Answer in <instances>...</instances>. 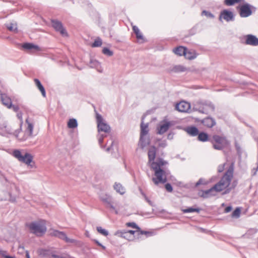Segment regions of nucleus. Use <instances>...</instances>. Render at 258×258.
<instances>
[{
  "mask_svg": "<svg viewBox=\"0 0 258 258\" xmlns=\"http://www.w3.org/2000/svg\"><path fill=\"white\" fill-rule=\"evenodd\" d=\"M12 109L14 111L17 112L19 110V107L18 105H13L12 103V106H11V109Z\"/></svg>",
  "mask_w": 258,
  "mask_h": 258,
  "instance_id": "nucleus-54",
  "label": "nucleus"
},
{
  "mask_svg": "<svg viewBox=\"0 0 258 258\" xmlns=\"http://www.w3.org/2000/svg\"><path fill=\"white\" fill-rule=\"evenodd\" d=\"M49 234L50 236L57 237L68 243H74L75 240L68 237L65 232L57 230L50 229L49 230Z\"/></svg>",
  "mask_w": 258,
  "mask_h": 258,
  "instance_id": "nucleus-9",
  "label": "nucleus"
},
{
  "mask_svg": "<svg viewBox=\"0 0 258 258\" xmlns=\"http://www.w3.org/2000/svg\"><path fill=\"white\" fill-rule=\"evenodd\" d=\"M144 117H142V121L141 123V133L140 136H146L148 134L149 130L148 128V123L144 124Z\"/></svg>",
  "mask_w": 258,
  "mask_h": 258,
  "instance_id": "nucleus-28",
  "label": "nucleus"
},
{
  "mask_svg": "<svg viewBox=\"0 0 258 258\" xmlns=\"http://www.w3.org/2000/svg\"><path fill=\"white\" fill-rule=\"evenodd\" d=\"M127 231L130 236L132 237V240H133L135 236L139 237L140 229H136V230H127Z\"/></svg>",
  "mask_w": 258,
  "mask_h": 258,
  "instance_id": "nucleus-38",
  "label": "nucleus"
},
{
  "mask_svg": "<svg viewBox=\"0 0 258 258\" xmlns=\"http://www.w3.org/2000/svg\"><path fill=\"white\" fill-rule=\"evenodd\" d=\"M167 146V143H166V141H161L159 143V147H161V148H165L166 146Z\"/></svg>",
  "mask_w": 258,
  "mask_h": 258,
  "instance_id": "nucleus-55",
  "label": "nucleus"
},
{
  "mask_svg": "<svg viewBox=\"0 0 258 258\" xmlns=\"http://www.w3.org/2000/svg\"><path fill=\"white\" fill-rule=\"evenodd\" d=\"M185 70L186 68L180 65L175 66L172 69V71L175 73L183 72Z\"/></svg>",
  "mask_w": 258,
  "mask_h": 258,
  "instance_id": "nucleus-41",
  "label": "nucleus"
},
{
  "mask_svg": "<svg viewBox=\"0 0 258 258\" xmlns=\"http://www.w3.org/2000/svg\"><path fill=\"white\" fill-rule=\"evenodd\" d=\"M153 232L147 231H143L140 229V232H139V236L141 235L145 234L146 235L147 237L151 236L152 235Z\"/></svg>",
  "mask_w": 258,
  "mask_h": 258,
  "instance_id": "nucleus-49",
  "label": "nucleus"
},
{
  "mask_svg": "<svg viewBox=\"0 0 258 258\" xmlns=\"http://www.w3.org/2000/svg\"><path fill=\"white\" fill-rule=\"evenodd\" d=\"M222 19L227 22L233 21L234 15L232 12L225 9L221 11L219 15V21H222Z\"/></svg>",
  "mask_w": 258,
  "mask_h": 258,
  "instance_id": "nucleus-13",
  "label": "nucleus"
},
{
  "mask_svg": "<svg viewBox=\"0 0 258 258\" xmlns=\"http://www.w3.org/2000/svg\"><path fill=\"white\" fill-rule=\"evenodd\" d=\"M17 116L18 117V118L20 119L21 120H22V115H23V113H22V112H17Z\"/></svg>",
  "mask_w": 258,
  "mask_h": 258,
  "instance_id": "nucleus-59",
  "label": "nucleus"
},
{
  "mask_svg": "<svg viewBox=\"0 0 258 258\" xmlns=\"http://www.w3.org/2000/svg\"><path fill=\"white\" fill-rule=\"evenodd\" d=\"M186 131L189 135L192 137L198 136L200 133L198 128L194 126L188 127Z\"/></svg>",
  "mask_w": 258,
  "mask_h": 258,
  "instance_id": "nucleus-27",
  "label": "nucleus"
},
{
  "mask_svg": "<svg viewBox=\"0 0 258 258\" xmlns=\"http://www.w3.org/2000/svg\"><path fill=\"white\" fill-rule=\"evenodd\" d=\"M100 200L106 205L107 208H109L114 210L115 214H118V211L115 210V208L113 206V199L111 196L105 194L100 197Z\"/></svg>",
  "mask_w": 258,
  "mask_h": 258,
  "instance_id": "nucleus-12",
  "label": "nucleus"
},
{
  "mask_svg": "<svg viewBox=\"0 0 258 258\" xmlns=\"http://www.w3.org/2000/svg\"><path fill=\"white\" fill-rule=\"evenodd\" d=\"M257 167L255 168H253V175H255L256 173V172L258 170V163H257Z\"/></svg>",
  "mask_w": 258,
  "mask_h": 258,
  "instance_id": "nucleus-64",
  "label": "nucleus"
},
{
  "mask_svg": "<svg viewBox=\"0 0 258 258\" xmlns=\"http://www.w3.org/2000/svg\"><path fill=\"white\" fill-rule=\"evenodd\" d=\"M145 199L146 201L149 203V204L151 206H153V202L147 197L146 195H145Z\"/></svg>",
  "mask_w": 258,
  "mask_h": 258,
  "instance_id": "nucleus-56",
  "label": "nucleus"
},
{
  "mask_svg": "<svg viewBox=\"0 0 258 258\" xmlns=\"http://www.w3.org/2000/svg\"><path fill=\"white\" fill-rule=\"evenodd\" d=\"M22 47L24 49H27V50H31L32 49H35L37 50L39 49V46L38 45H35L31 43H28V42L25 43L23 44Z\"/></svg>",
  "mask_w": 258,
  "mask_h": 258,
  "instance_id": "nucleus-32",
  "label": "nucleus"
},
{
  "mask_svg": "<svg viewBox=\"0 0 258 258\" xmlns=\"http://www.w3.org/2000/svg\"><path fill=\"white\" fill-rule=\"evenodd\" d=\"M114 189L117 192L120 194L121 195H123L125 192V188L119 183H115L114 185Z\"/></svg>",
  "mask_w": 258,
  "mask_h": 258,
  "instance_id": "nucleus-29",
  "label": "nucleus"
},
{
  "mask_svg": "<svg viewBox=\"0 0 258 258\" xmlns=\"http://www.w3.org/2000/svg\"><path fill=\"white\" fill-rule=\"evenodd\" d=\"M176 109L181 112H186L190 108V103L182 101L177 103L175 106Z\"/></svg>",
  "mask_w": 258,
  "mask_h": 258,
  "instance_id": "nucleus-17",
  "label": "nucleus"
},
{
  "mask_svg": "<svg viewBox=\"0 0 258 258\" xmlns=\"http://www.w3.org/2000/svg\"><path fill=\"white\" fill-rule=\"evenodd\" d=\"M174 134L172 133H170L168 134L167 139L168 140H171L173 138Z\"/></svg>",
  "mask_w": 258,
  "mask_h": 258,
  "instance_id": "nucleus-61",
  "label": "nucleus"
},
{
  "mask_svg": "<svg viewBox=\"0 0 258 258\" xmlns=\"http://www.w3.org/2000/svg\"><path fill=\"white\" fill-rule=\"evenodd\" d=\"M208 183V181H207L205 179L203 178H201L196 183L194 187H197L200 185H207Z\"/></svg>",
  "mask_w": 258,
  "mask_h": 258,
  "instance_id": "nucleus-43",
  "label": "nucleus"
},
{
  "mask_svg": "<svg viewBox=\"0 0 258 258\" xmlns=\"http://www.w3.org/2000/svg\"><path fill=\"white\" fill-rule=\"evenodd\" d=\"M126 225L128 227H131L136 229H140V228L139 227L138 225L136 224L135 222H128L126 223Z\"/></svg>",
  "mask_w": 258,
  "mask_h": 258,
  "instance_id": "nucleus-51",
  "label": "nucleus"
},
{
  "mask_svg": "<svg viewBox=\"0 0 258 258\" xmlns=\"http://www.w3.org/2000/svg\"><path fill=\"white\" fill-rule=\"evenodd\" d=\"M203 103V109L207 111L206 114H208L210 111H214L215 108V106L212 102L210 101H204Z\"/></svg>",
  "mask_w": 258,
  "mask_h": 258,
  "instance_id": "nucleus-23",
  "label": "nucleus"
},
{
  "mask_svg": "<svg viewBox=\"0 0 258 258\" xmlns=\"http://www.w3.org/2000/svg\"><path fill=\"white\" fill-rule=\"evenodd\" d=\"M133 30L134 32L136 34V37L138 39H139H139H141V40L144 39V37H143L142 34L140 32V30L137 26H133Z\"/></svg>",
  "mask_w": 258,
  "mask_h": 258,
  "instance_id": "nucleus-34",
  "label": "nucleus"
},
{
  "mask_svg": "<svg viewBox=\"0 0 258 258\" xmlns=\"http://www.w3.org/2000/svg\"><path fill=\"white\" fill-rule=\"evenodd\" d=\"M203 101L197 102L193 107V109L203 114H207V111L203 109Z\"/></svg>",
  "mask_w": 258,
  "mask_h": 258,
  "instance_id": "nucleus-25",
  "label": "nucleus"
},
{
  "mask_svg": "<svg viewBox=\"0 0 258 258\" xmlns=\"http://www.w3.org/2000/svg\"><path fill=\"white\" fill-rule=\"evenodd\" d=\"M156 148L154 146H152L148 150V156L149 163L151 164L152 162H155L154 160L156 157Z\"/></svg>",
  "mask_w": 258,
  "mask_h": 258,
  "instance_id": "nucleus-19",
  "label": "nucleus"
},
{
  "mask_svg": "<svg viewBox=\"0 0 258 258\" xmlns=\"http://www.w3.org/2000/svg\"><path fill=\"white\" fill-rule=\"evenodd\" d=\"M216 188H214V185L209 189L203 190H201L198 192V195L204 199H207L210 197L215 196L217 192Z\"/></svg>",
  "mask_w": 258,
  "mask_h": 258,
  "instance_id": "nucleus-14",
  "label": "nucleus"
},
{
  "mask_svg": "<svg viewBox=\"0 0 258 258\" xmlns=\"http://www.w3.org/2000/svg\"><path fill=\"white\" fill-rule=\"evenodd\" d=\"M150 144L149 137H146L145 136H140L139 142V146L142 149H144L147 146Z\"/></svg>",
  "mask_w": 258,
  "mask_h": 258,
  "instance_id": "nucleus-20",
  "label": "nucleus"
},
{
  "mask_svg": "<svg viewBox=\"0 0 258 258\" xmlns=\"http://www.w3.org/2000/svg\"><path fill=\"white\" fill-rule=\"evenodd\" d=\"M96 121L98 133L103 132L105 134L111 133V128L109 125L104 120L102 115L98 113H96Z\"/></svg>",
  "mask_w": 258,
  "mask_h": 258,
  "instance_id": "nucleus-8",
  "label": "nucleus"
},
{
  "mask_svg": "<svg viewBox=\"0 0 258 258\" xmlns=\"http://www.w3.org/2000/svg\"><path fill=\"white\" fill-rule=\"evenodd\" d=\"M93 241L97 244L98 246H100L101 245V243L97 239H94Z\"/></svg>",
  "mask_w": 258,
  "mask_h": 258,
  "instance_id": "nucleus-63",
  "label": "nucleus"
},
{
  "mask_svg": "<svg viewBox=\"0 0 258 258\" xmlns=\"http://www.w3.org/2000/svg\"><path fill=\"white\" fill-rule=\"evenodd\" d=\"M115 235L126 239L128 240H132L127 230H117L115 233Z\"/></svg>",
  "mask_w": 258,
  "mask_h": 258,
  "instance_id": "nucleus-24",
  "label": "nucleus"
},
{
  "mask_svg": "<svg viewBox=\"0 0 258 258\" xmlns=\"http://www.w3.org/2000/svg\"><path fill=\"white\" fill-rule=\"evenodd\" d=\"M241 213L240 208L238 207L236 208L232 213V217L235 218H239Z\"/></svg>",
  "mask_w": 258,
  "mask_h": 258,
  "instance_id": "nucleus-45",
  "label": "nucleus"
},
{
  "mask_svg": "<svg viewBox=\"0 0 258 258\" xmlns=\"http://www.w3.org/2000/svg\"><path fill=\"white\" fill-rule=\"evenodd\" d=\"M34 82L35 83V85L37 88L40 90L41 92L42 95L43 97H46V91L44 87L40 82L39 79H34Z\"/></svg>",
  "mask_w": 258,
  "mask_h": 258,
  "instance_id": "nucleus-26",
  "label": "nucleus"
},
{
  "mask_svg": "<svg viewBox=\"0 0 258 258\" xmlns=\"http://www.w3.org/2000/svg\"><path fill=\"white\" fill-rule=\"evenodd\" d=\"M168 163L166 161L161 158H158L156 162H152L151 167L154 170L155 177L152 178V181L155 184L165 183L167 181L166 172L161 168V167Z\"/></svg>",
  "mask_w": 258,
  "mask_h": 258,
  "instance_id": "nucleus-1",
  "label": "nucleus"
},
{
  "mask_svg": "<svg viewBox=\"0 0 258 258\" xmlns=\"http://www.w3.org/2000/svg\"><path fill=\"white\" fill-rule=\"evenodd\" d=\"M184 57L188 59L191 60L195 59L197 57V55L195 52H191L190 51L185 50V53L183 55Z\"/></svg>",
  "mask_w": 258,
  "mask_h": 258,
  "instance_id": "nucleus-36",
  "label": "nucleus"
},
{
  "mask_svg": "<svg viewBox=\"0 0 258 258\" xmlns=\"http://www.w3.org/2000/svg\"><path fill=\"white\" fill-rule=\"evenodd\" d=\"M200 122L204 126L211 128L216 124L215 119L211 116H207L203 119H199L198 122Z\"/></svg>",
  "mask_w": 258,
  "mask_h": 258,
  "instance_id": "nucleus-15",
  "label": "nucleus"
},
{
  "mask_svg": "<svg viewBox=\"0 0 258 258\" xmlns=\"http://www.w3.org/2000/svg\"><path fill=\"white\" fill-rule=\"evenodd\" d=\"M201 209L199 208H194V207H188L186 209H182L183 213H188L192 212L200 213Z\"/></svg>",
  "mask_w": 258,
  "mask_h": 258,
  "instance_id": "nucleus-33",
  "label": "nucleus"
},
{
  "mask_svg": "<svg viewBox=\"0 0 258 258\" xmlns=\"http://www.w3.org/2000/svg\"><path fill=\"white\" fill-rule=\"evenodd\" d=\"M96 229L97 231L102 235L105 236H107L108 235V231L105 229H103L101 227L98 226L97 227Z\"/></svg>",
  "mask_w": 258,
  "mask_h": 258,
  "instance_id": "nucleus-46",
  "label": "nucleus"
},
{
  "mask_svg": "<svg viewBox=\"0 0 258 258\" xmlns=\"http://www.w3.org/2000/svg\"><path fill=\"white\" fill-rule=\"evenodd\" d=\"M102 53L108 56H111L113 54V51L107 47L103 48L102 49Z\"/></svg>",
  "mask_w": 258,
  "mask_h": 258,
  "instance_id": "nucleus-47",
  "label": "nucleus"
},
{
  "mask_svg": "<svg viewBox=\"0 0 258 258\" xmlns=\"http://www.w3.org/2000/svg\"><path fill=\"white\" fill-rule=\"evenodd\" d=\"M102 44V40L99 37L96 38L94 42L92 43V46L93 47H99Z\"/></svg>",
  "mask_w": 258,
  "mask_h": 258,
  "instance_id": "nucleus-44",
  "label": "nucleus"
},
{
  "mask_svg": "<svg viewBox=\"0 0 258 258\" xmlns=\"http://www.w3.org/2000/svg\"><path fill=\"white\" fill-rule=\"evenodd\" d=\"M1 96L2 103L7 108L11 109L12 103L11 98L6 94H1Z\"/></svg>",
  "mask_w": 258,
  "mask_h": 258,
  "instance_id": "nucleus-21",
  "label": "nucleus"
},
{
  "mask_svg": "<svg viewBox=\"0 0 258 258\" xmlns=\"http://www.w3.org/2000/svg\"><path fill=\"white\" fill-rule=\"evenodd\" d=\"M6 27L10 31L17 33L18 32V28L16 24L12 23L6 24Z\"/></svg>",
  "mask_w": 258,
  "mask_h": 258,
  "instance_id": "nucleus-35",
  "label": "nucleus"
},
{
  "mask_svg": "<svg viewBox=\"0 0 258 258\" xmlns=\"http://www.w3.org/2000/svg\"><path fill=\"white\" fill-rule=\"evenodd\" d=\"M233 172L234 163L232 162L220 180L214 185V188H216L217 191L221 192L223 190H226L229 188L233 176Z\"/></svg>",
  "mask_w": 258,
  "mask_h": 258,
  "instance_id": "nucleus-2",
  "label": "nucleus"
},
{
  "mask_svg": "<svg viewBox=\"0 0 258 258\" xmlns=\"http://www.w3.org/2000/svg\"><path fill=\"white\" fill-rule=\"evenodd\" d=\"M212 137L204 132H200L198 135V140L202 142H210L211 143Z\"/></svg>",
  "mask_w": 258,
  "mask_h": 258,
  "instance_id": "nucleus-22",
  "label": "nucleus"
},
{
  "mask_svg": "<svg viewBox=\"0 0 258 258\" xmlns=\"http://www.w3.org/2000/svg\"><path fill=\"white\" fill-rule=\"evenodd\" d=\"M211 143L213 145V148L217 150H222L230 144V142L226 137L218 135H214L212 136Z\"/></svg>",
  "mask_w": 258,
  "mask_h": 258,
  "instance_id": "nucleus-5",
  "label": "nucleus"
},
{
  "mask_svg": "<svg viewBox=\"0 0 258 258\" xmlns=\"http://www.w3.org/2000/svg\"><path fill=\"white\" fill-rule=\"evenodd\" d=\"M2 129L4 131L8 134H13V129L11 126L8 125L7 124H3V127H2Z\"/></svg>",
  "mask_w": 258,
  "mask_h": 258,
  "instance_id": "nucleus-40",
  "label": "nucleus"
},
{
  "mask_svg": "<svg viewBox=\"0 0 258 258\" xmlns=\"http://www.w3.org/2000/svg\"><path fill=\"white\" fill-rule=\"evenodd\" d=\"M165 188L168 192H172L173 188L170 183H167L165 184Z\"/></svg>",
  "mask_w": 258,
  "mask_h": 258,
  "instance_id": "nucleus-52",
  "label": "nucleus"
},
{
  "mask_svg": "<svg viewBox=\"0 0 258 258\" xmlns=\"http://www.w3.org/2000/svg\"><path fill=\"white\" fill-rule=\"evenodd\" d=\"M26 226L29 228L31 233L37 236L43 235L47 230L46 227L44 224H41L37 222H32L27 224Z\"/></svg>",
  "mask_w": 258,
  "mask_h": 258,
  "instance_id": "nucleus-7",
  "label": "nucleus"
},
{
  "mask_svg": "<svg viewBox=\"0 0 258 258\" xmlns=\"http://www.w3.org/2000/svg\"><path fill=\"white\" fill-rule=\"evenodd\" d=\"M225 163L219 165L218 167V171L219 173L223 172L224 170Z\"/></svg>",
  "mask_w": 258,
  "mask_h": 258,
  "instance_id": "nucleus-53",
  "label": "nucleus"
},
{
  "mask_svg": "<svg viewBox=\"0 0 258 258\" xmlns=\"http://www.w3.org/2000/svg\"><path fill=\"white\" fill-rule=\"evenodd\" d=\"M13 155L20 162L25 164L28 166H30L31 168L33 167L31 163H33L34 164V162L33 161V156L31 154L25 152L24 150L21 152L19 150L16 149L13 151Z\"/></svg>",
  "mask_w": 258,
  "mask_h": 258,
  "instance_id": "nucleus-4",
  "label": "nucleus"
},
{
  "mask_svg": "<svg viewBox=\"0 0 258 258\" xmlns=\"http://www.w3.org/2000/svg\"><path fill=\"white\" fill-rule=\"evenodd\" d=\"M245 43L247 45L256 46L258 45V38L252 34H248L245 36Z\"/></svg>",
  "mask_w": 258,
  "mask_h": 258,
  "instance_id": "nucleus-16",
  "label": "nucleus"
},
{
  "mask_svg": "<svg viewBox=\"0 0 258 258\" xmlns=\"http://www.w3.org/2000/svg\"><path fill=\"white\" fill-rule=\"evenodd\" d=\"M252 6L248 3H246L239 7V15L241 18H246L252 14Z\"/></svg>",
  "mask_w": 258,
  "mask_h": 258,
  "instance_id": "nucleus-11",
  "label": "nucleus"
},
{
  "mask_svg": "<svg viewBox=\"0 0 258 258\" xmlns=\"http://www.w3.org/2000/svg\"><path fill=\"white\" fill-rule=\"evenodd\" d=\"M52 27L54 30L64 37L68 36V34L65 28L63 26L62 23L55 19L51 20Z\"/></svg>",
  "mask_w": 258,
  "mask_h": 258,
  "instance_id": "nucleus-10",
  "label": "nucleus"
},
{
  "mask_svg": "<svg viewBox=\"0 0 258 258\" xmlns=\"http://www.w3.org/2000/svg\"><path fill=\"white\" fill-rule=\"evenodd\" d=\"M238 184V181L237 180H234L232 183H230V185L229 188L226 189V190H224L222 192V195H226L230 192V191L237 186Z\"/></svg>",
  "mask_w": 258,
  "mask_h": 258,
  "instance_id": "nucleus-31",
  "label": "nucleus"
},
{
  "mask_svg": "<svg viewBox=\"0 0 258 258\" xmlns=\"http://www.w3.org/2000/svg\"><path fill=\"white\" fill-rule=\"evenodd\" d=\"M52 257L53 258H62L63 256H62L59 255L55 254H52L51 255Z\"/></svg>",
  "mask_w": 258,
  "mask_h": 258,
  "instance_id": "nucleus-62",
  "label": "nucleus"
},
{
  "mask_svg": "<svg viewBox=\"0 0 258 258\" xmlns=\"http://www.w3.org/2000/svg\"><path fill=\"white\" fill-rule=\"evenodd\" d=\"M97 139L99 144L101 148L104 149L107 145L109 144V145L106 148V151L109 152L113 149L114 140L111 135V133L110 134H105L103 132L98 133Z\"/></svg>",
  "mask_w": 258,
  "mask_h": 258,
  "instance_id": "nucleus-3",
  "label": "nucleus"
},
{
  "mask_svg": "<svg viewBox=\"0 0 258 258\" xmlns=\"http://www.w3.org/2000/svg\"><path fill=\"white\" fill-rule=\"evenodd\" d=\"M242 2H244V0H225L224 4L228 6H232Z\"/></svg>",
  "mask_w": 258,
  "mask_h": 258,
  "instance_id": "nucleus-39",
  "label": "nucleus"
},
{
  "mask_svg": "<svg viewBox=\"0 0 258 258\" xmlns=\"http://www.w3.org/2000/svg\"><path fill=\"white\" fill-rule=\"evenodd\" d=\"M171 125L170 121H165L163 123L161 124L159 126L157 127L158 132L157 133L160 135H162L166 132L169 129Z\"/></svg>",
  "mask_w": 258,
  "mask_h": 258,
  "instance_id": "nucleus-18",
  "label": "nucleus"
},
{
  "mask_svg": "<svg viewBox=\"0 0 258 258\" xmlns=\"http://www.w3.org/2000/svg\"><path fill=\"white\" fill-rule=\"evenodd\" d=\"M26 122L28 124V126L22 137H20L19 135L22 132V123L20 124L19 128L16 130L14 133V135L15 137L20 141H26L29 137L32 136L34 127L33 123L29 121L28 118L26 119Z\"/></svg>",
  "mask_w": 258,
  "mask_h": 258,
  "instance_id": "nucleus-6",
  "label": "nucleus"
},
{
  "mask_svg": "<svg viewBox=\"0 0 258 258\" xmlns=\"http://www.w3.org/2000/svg\"><path fill=\"white\" fill-rule=\"evenodd\" d=\"M202 15H204L206 17L210 18L213 19L214 18V15L212 13H211L210 12H209V11H207L206 10H204L202 12Z\"/></svg>",
  "mask_w": 258,
  "mask_h": 258,
  "instance_id": "nucleus-48",
  "label": "nucleus"
},
{
  "mask_svg": "<svg viewBox=\"0 0 258 258\" xmlns=\"http://www.w3.org/2000/svg\"><path fill=\"white\" fill-rule=\"evenodd\" d=\"M90 64L91 68L98 69L100 67V63L95 59H91Z\"/></svg>",
  "mask_w": 258,
  "mask_h": 258,
  "instance_id": "nucleus-42",
  "label": "nucleus"
},
{
  "mask_svg": "<svg viewBox=\"0 0 258 258\" xmlns=\"http://www.w3.org/2000/svg\"><path fill=\"white\" fill-rule=\"evenodd\" d=\"M6 253H7L6 251L3 250H0V255L2 257L6 258V256H8V255H7Z\"/></svg>",
  "mask_w": 258,
  "mask_h": 258,
  "instance_id": "nucleus-57",
  "label": "nucleus"
},
{
  "mask_svg": "<svg viewBox=\"0 0 258 258\" xmlns=\"http://www.w3.org/2000/svg\"><path fill=\"white\" fill-rule=\"evenodd\" d=\"M68 126L70 128H74L78 126V122L76 119H70L68 122Z\"/></svg>",
  "mask_w": 258,
  "mask_h": 258,
  "instance_id": "nucleus-37",
  "label": "nucleus"
},
{
  "mask_svg": "<svg viewBox=\"0 0 258 258\" xmlns=\"http://www.w3.org/2000/svg\"><path fill=\"white\" fill-rule=\"evenodd\" d=\"M0 180L1 182H3L4 180L6 181H7V178L5 177V176L3 175V174H1L0 175Z\"/></svg>",
  "mask_w": 258,
  "mask_h": 258,
  "instance_id": "nucleus-60",
  "label": "nucleus"
},
{
  "mask_svg": "<svg viewBox=\"0 0 258 258\" xmlns=\"http://www.w3.org/2000/svg\"><path fill=\"white\" fill-rule=\"evenodd\" d=\"M232 206H228L225 208L224 211L225 213H229L232 210Z\"/></svg>",
  "mask_w": 258,
  "mask_h": 258,
  "instance_id": "nucleus-58",
  "label": "nucleus"
},
{
  "mask_svg": "<svg viewBox=\"0 0 258 258\" xmlns=\"http://www.w3.org/2000/svg\"><path fill=\"white\" fill-rule=\"evenodd\" d=\"M235 147L238 154L239 155H241L242 153V150L239 144L237 142H235Z\"/></svg>",
  "mask_w": 258,
  "mask_h": 258,
  "instance_id": "nucleus-50",
  "label": "nucleus"
},
{
  "mask_svg": "<svg viewBox=\"0 0 258 258\" xmlns=\"http://www.w3.org/2000/svg\"><path fill=\"white\" fill-rule=\"evenodd\" d=\"M185 50H187V48L179 46L174 48V52L179 56L183 55Z\"/></svg>",
  "mask_w": 258,
  "mask_h": 258,
  "instance_id": "nucleus-30",
  "label": "nucleus"
}]
</instances>
